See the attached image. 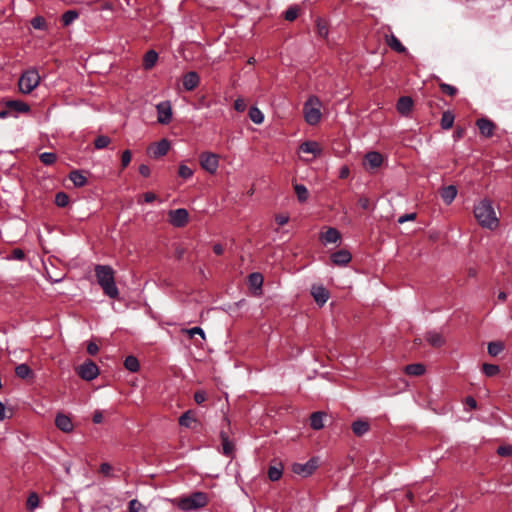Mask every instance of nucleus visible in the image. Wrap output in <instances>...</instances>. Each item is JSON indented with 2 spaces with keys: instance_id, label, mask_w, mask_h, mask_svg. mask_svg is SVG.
Masks as SVG:
<instances>
[{
  "instance_id": "nucleus-9",
  "label": "nucleus",
  "mask_w": 512,
  "mask_h": 512,
  "mask_svg": "<svg viewBox=\"0 0 512 512\" xmlns=\"http://www.w3.org/2000/svg\"><path fill=\"white\" fill-rule=\"evenodd\" d=\"M188 218V211L184 208H178L169 212V221L175 227L185 226L188 222Z\"/></svg>"
},
{
  "instance_id": "nucleus-39",
  "label": "nucleus",
  "mask_w": 512,
  "mask_h": 512,
  "mask_svg": "<svg viewBox=\"0 0 512 512\" xmlns=\"http://www.w3.org/2000/svg\"><path fill=\"white\" fill-rule=\"evenodd\" d=\"M267 474H268V478L271 481H278L282 477V474H283L282 466L281 465H279V466H270L268 468Z\"/></svg>"
},
{
  "instance_id": "nucleus-55",
  "label": "nucleus",
  "mask_w": 512,
  "mask_h": 512,
  "mask_svg": "<svg viewBox=\"0 0 512 512\" xmlns=\"http://www.w3.org/2000/svg\"><path fill=\"white\" fill-rule=\"evenodd\" d=\"M317 31L321 37H326L328 35V28L320 19L317 20Z\"/></svg>"
},
{
  "instance_id": "nucleus-40",
  "label": "nucleus",
  "mask_w": 512,
  "mask_h": 512,
  "mask_svg": "<svg viewBox=\"0 0 512 512\" xmlns=\"http://www.w3.org/2000/svg\"><path fill=\"white\" fill-rule=\"evenodd\" d=\"M110 143H111L110 137H108L106 135H99L94 140V147L97 150H101V149L107 148Z\"/></svg>"
},
{
  "instance_id": "nucleus-56",
  "label": "nucleus",
  "mask_w": 512,
  "mask_h": 512,
  "mask_svg": "<svg viewBox=\"0 0 512 512\" xmlns=\"http://www.w3.org/2000/svg\"><path fill=\"white\" fill-rule=\"evenodd\" d=\"M187 333L190 337H193L194 335L201 336L202 339H205V332L201 327H193L187 330Z\"/></svg>"
},
{
  "instance_id": "nucleus-33",
  "label": "nucleus",
  "mask_w": 512,
  "mask_h": 512,
  "mask_svg": "<svg viewBox=\"0 0 512 512\" xmlns=\"http://www.w3.org/2000/svg\"><path fill=\"white\" fill-rule=\"evenodd\" d=\"M504 350V344L501 341H492L488 343L487 351L492 357L498 356Z\"/></svg>"
},
{
  "instance_id": "nucleus-52",
  "label": "nucleus",
  "mask_w": 512,
  "mask_h": 512,
  "mask_svg": "<svg viewBox=\"0 0 512 512\" xmlns=\"http://www.w3.org/2000/svg\"><path fill=\"white\" fill-rule=\"evenodd\" d=\"M298 16V9L296 7H290L285 11V19L287 21H293Z\"/></svg>"
},
{
  "instance_id": "nucleus-15",
  "label": "nucleus",
  "mask_w": 512,
  "mask_h": 512,
  "mask_svg": "<svg viewBox=\"0 0 512 512\" xmlns=\"http://www.w3.org/2000/svg\"><path fill=\"white\" fill-rule=\"evenodd\" d=\"M351 253L348 250L341 249L331 255V261L338 266H345L351 261Z\"/></svg>"
},
{
  "instance_id": "nucleus-49",
  "label": "nucleus",
  "mask_w": 512,
  "mask_h": 512,
  "mask_svg": "<svg viewBox=\"0 0 512 512\" xmlns=\"http://www.w3.org/2000/svg\"><path fill=\"white\" fill-rule=\"evenodd\" d=\"M439 87L443 93L452 97L455 96L458 92V89L455 86L447 83H440Z\"/></svg>"
},
{
  "instance_id": "nucleus-4",
  "label": "nucleus",
  "mask_w": 512,
  "mask_h": 512,
  "mask_svg": "<svg viewBox=\"0 0 512 512\" xmlns=\"http://www.w3.org/2000/svg\"><path fill=\"white\" fill-rule=\"evenodd\" d=\"M321 102L318 97L316 96H310L303 106V114L305 121L309 125H316L321 120Z\"/></svg>"
},
{
  "instance_id": "nucleus-11",
  "label": "nucleus",
  "mask_w": 512,
  "mask_h": 512,
  "mask_svg": "<svg viewBox=\"0 0 512 512\" xmlns=\"http://www.w3.org/2000/svg\"><path fill=\"white\" fill-rule=\"evenodd\" d=\"M311 295L319 306H323L329 299V291L321 284L312 285Z\"/></svg>"
},
{
  "instance_id": "nucleus-54",
  "label": "nucleus",
  "mask_w": 512,
  "mask_h": 512,
  "mask_svg": "<svg viewBox=\"0 0 512 512\" xmlns=\"http://www.w3.org/2000/svg\"><path fill=\"white\" fill-rule=\"evenodd\" d=\"M207 399V394L204 390H198L194 393V400L197 404H202Z\"/></svg>"
},
{
  "instance_id": "nucleus-28",
  "label": "nucleus",
  "mask_w": 512,
  "mask_h": 512,
  "mask_svg": "<svg viewBox=\"0 0 512 512\" xmlns=\"http://www.w3.org/2000/svg\"><path fill=\"white\" fill-rule=\"evenodd\" d=\"M351 428L356 436H363L369 431L370 425L366 421L357 420L352 423Z\"/></svg>"
},
{
  "instance_id": "nucleus-24",
  "label": "nucleus",
  "mask_w": 512,
  "mask_h": 512,
  "mask_svg": "<svg viewBox=\"0 0 512 512\" xmlns=\"http://www.w3.org/2000/svg\"><path fill=\"white\" fill-rule=\"evenodd\" d=\"M440 195L446 204H450L457 196V189L454 185L443 187L441 189Z\"/></svg>"
},
{
  "instance_id": "nucleus-2",
  "label": "nucleus",
  "mask_w": 512,
  "mask_h": 512,
  "mask_svg": "<svg viewBox=\"0 0 512 512\" xmlns=\"http://www.w3.org/2000/svg\"><path fill=\"white\" fill-rule=\"evenodd\" d=\"M474 215L478 223L484 228L494 230L499 225V220L492 206V202L488 199H483L475 205Z\"/></svg>"
},
{
  "instance_id": "nucleus-61",
  "label": "nucleus",
  "mask_w": 512,
  "mask_h": 512,
  "mask_svg": "<svg viewBox=\"0 0 512 512\" xmlns=\"http://www.w3.org/2000/svg\"><path fill=\"white\" fill-rule=\"evenodd\" d=\"M358 204L362 209L367 210L370 207V200L365 196H361L358 199Z\"/></svg>"
},
{
  "instance_id": "nucleus-12",
  "label": "nucleus",
  "mask_w": 512,
  "mask_h": 512,
  "mask_svg": "<svg viewBox=\"0 0 512 512\" xmlns=\"http://www.w3.org/2000/svg\"><path fill=\"white\" fill-rule=\"evenodd\" d=\"M4 105L11 114L12 112L16 113L13 115L14 117H17L20 113H28L30 111V106L21 100H7L4 102Z\"/></svg>"
},
{
  "instance_id": "nucleus-44",
  "label": "nucleus",
  "mask_w": 512,
  "mask_h": 512,
  "mask_svg": "<svg viewBox=\"0 0 512 512\" xmlns=\"http://www.w3.org/2000/svg\"><path fill=\"white\" fill-rule=\"evenodd\" d=\"M31 26L36 30H47L46 20L42 16H36L32 18Z\"/></svg>"
},
{
  "instance_id": "nucleus-3",
  "label": "nucleus",
  "mask_w": 512,
  "mask_h": 512,
  "mask_svg": "<svg viewBox=\"0 0 512 512\" xmlns=\"http://www.w3.org/2000/svg\"><path fill=\"white\" fill-rule=\"evenodd\" d=\"M209 503L208 495L205 492L197 491L188 496L179 498L176 501L177 507L183 512L198 511Z\"/></svg>"
},
{
  "instance_id": "nucleus-35",
  "label": "nucleus",
  "mask_w": 512,
  "mask_h": 512,
  "mask_svg": "<svg viewBox=\"0 0 512 512\" xmlns=\"http://www.w3.org/2000/svg\"><path fill=\"white\" fill-rule=\"evenodd\" d=\"M249 285L255 289H261L263 285V276L261 273L253 272L248 276Z\"/></svg>"
},
{
  "instance_id": "nucleus-30",
  "label": "nucleus",
  "mask_w": 512,
  "mask_h": 512,
  "mask_svg": "<svg viewBox=\"0 0 512 512\" xmlns=\"http://www.w3.org/2000/svg\"><path fill=\"white\" fill-rule=\"evenodd\" d=\"M455 116L450 110L444 111L441 117L440 125L443 130H449L453 127Z\"/></svg>"
},
{
  "instance_id": "nucleus-6",
  "label": "nucleus",
  "mask_w": 512,
  "mask_h": 512,
  "mask_svg": "<svg viewBox=\"0 0 512 512\" xmlns=\"http://www.w3.org/2000/svg\"><path fill=\"white\" fill-rule=\"evenodd\" d=\"M199 161L201 167L210 174H214L219 167L218 156L214 153L203 152L199 157Z\"/></svg>"
},
{
  "instance_id": "nucleus-63",
  "label": "nucleus",
  "mask_w": 512,
  "mask_h": 512,
  "mask_svg": "<svg viewBox=\"0 0 512 512\" xmlns=\"http://www.w3.org/2000/svg\"><path fill=\"white\" fill-rule=\"evenodd\" d=\"M139 173L144 177H149L151 173L149 166L146 164H141L139 166Z\"/></svg>"
},
{
  "instance_id": "nucleus-47",
  "label": "nucleus",
  "mask_w": 512,
  "mask_h": 512,
  "mask_svg": "<svg viewBox=\"0 0 512 512\" xmlns=\"http://www.w3.org/2000/svg\"><path fill=\"white\" fill-rule=\"evenodd\" d=\"M69 203V197L65 192H58L55 195V204L58 207H66Z\"/></svg>"
},
{
  "instance_id": "nucleus-34",
  "label": "nucleus",
  "mask_w": 512,
  "mask_h": 512,
  "mask_svg": "<svg viewBox=\"0 0 512 512\" xmlns=\"http://www.w3.org/2000/svg\"><path fill=\"white\" fill-rule=\"evenodd\" d=\"M249 118L255 124H262L264 121V114L256 106H252L249 109Z\"/></svg>"
},
{
  "instance_id": "nucleus-31",
  "label": "nucleus",
  "mask_w": 512,
  "mask_h": 512,
  "mask_svg": "<svg viewBox=\"0 0 512 512\" xmlns=\"http://www.w3.org/2000/svg\"><path fill=\"white\" fill-rule=\"evenodd\" d=\"M15 374L21 379H28L33 377L32 369L25 363L16 366Z\"/></svg>"
},
{
  "instance_id": "nucleus-16",
  "label": "nucleus",
  "mask_w": 512,
  "mask_h": 512,
  "mask_svg": "<svg viewBox=\"0 0 512 512\" xmlns=\"http://www.w3.org/2000/svg\"><path fill=\"white\" fill-rule=\"evenodd\" d=\"M200 82L199 75L195 71H190L183 76V87L187 91L194 90Z\"/></svg>"
},
{
  "instance_id": "nucleus-17",
  "label": "nucleus",
  "mask_w": 512,
  "mask_h": 512,
  "mask_svg": "<svg viewBox=\"0 0 512 512\" xmlns=\"http://www.w3.org/2000/svg\"><path fill=\"white\" fill-rule=\"evenodd\" d=\"M170 149V143L167 139H162L157 142L153 147L150 148V153L154 158H159L168 153Z\"/></svg>"
},
{
  "instance_id": "nucleus-13",
  "label": "nucleus",
  "mask_w": 512,
  "mask_h": 512,
  "mask_svg": "<svg viewBox=\"0 0 512 512\" xmlns=\"http://www.w3.org/2000/svg\"><path fill=\"white\" fill-rule=\"evenodd\" d=\"M476 125L479 129V132L484 137H492L495 130V124L489 120L488 118H480L476 121Z\"/></svg>"
},
{
  "instance_id": "nucleus-1",
  "label": "nucleus",
  "mask_w": 512,
  "mask_h": 512,
  "mask_svg": "<svg viewBox=\"0 0 512 512\" xmlns=\"http://www.w3.org/2000/svg\"><path fill=\"white\" fill-rule=\"evenodd\" d=\"M95 276L98 285L103 290V293L110 299H117L119 297V289L115 281V271L109 265H95Z\"/></svg>"
},
{
  "instance_id": "nucleus-58",
  "label": "nucleus",
  "mask_w": 512,
  "mask_h": 512,
  "mask_svg": "<svg viewBox=\"0 0 512 512\" xmlns=\"http://www.w3.org/2000/svg\"><path fill=\"white\" fill-rule=\"evenodd\" d=\"M416 218V213H408V214H404L402 216H400L398 218V223L402 224V223H405L407 221H412Z\"/></svg>"
},
{
  "instance_id": "nucleus-57",
  "label": "nucleus",
  "mask_w": 512,
  "mask_h": 512,
  "mask_svg": "<svg viewBox=\"0 0 512 512\" xmlns=\"http://www.w3.org/2000/svg\"><path fill=\"white\" fill-rule=\"evenodd\" d=\"M234 108L238 112H243L246 109V104L242 98H238L234 102Z\"/></svg>"
},
{
  "instance_id": "nucleus-43",
  "label": "nucleus",
  "mask_w": 512,
  "mask_h": 512,
  "mask_svg": "<svg viewBox=\"0 0 512 512\" xmlns=\"http://www.w3.org/2000/svg\"><path fill=\"white\" fill-rule=\"evenodd\" d=\"M128 512H147V508L137 499H132L128 504Z\"/></svg>"
},
{
  "instance_id": "nucleus-32",
  "label": "nucleus",
  "mask_w": 512,
  "mask_h": 512,
  "mask_svg": "<svg viewBox=\"0 0 512 512\" xmlns=\"http://www.w3.org/2000/svg\"><path fill=\"white\" fill-rule=\"evenodd\" d=\"M405 373L412 376H421L425 372V366L420 363L409 364L404 369Z\"/></svg>"
},
{
  "instance_id": "nucleus-42",
  "label": "nucleus",
  "mask_w": 512,
  "mask_h": 512,
  "mask_svg": "<svg viewBox=\"0 0 512 512\" xmlns=\"http://www.w3.org/2000/svg\"><path fill=\"white\" fill-rule=\"evenodd\" d=\"M482 371L487 377H493L499 373L500 368L498 365L485 363L482 366Z\"/></svg>"
},
{
  "instance_id": "nucleus-64",
  "label": "nucleus",
  "mask_w": 512,
  "mask_h": 512,
  "mask_svg": "<svg viewBox=\"0 0 512 512\" xmlns=\"http://www.w3.org/2000/svg\"><path fill=\"white\" fill-rule=\"evenodd\" d=\"M350 174V169L348 166L344 165L339 170V177L341 179H346Z\"/></svg>"
},
{
  "instance_id": "nucleus-29",
  "label": "nucleus",
  "mask_w": 512,
  "mask_h": 512,
  "mask_svg": "<svg viewBox=\"0 0 512 512\" xmlns=\"http://www.w3.org/2000/svg\"><path fill=\"white\" fill-rule=\"evenodd\" d=\"M69 179L73 182L76 187H83L87 183L86 176L79 170L70 172Z\"/></svg>"
},
{
  "instance_id": "nucleus-62",
  "label": "nucleus",
  "mask_w": 512,
  "mask_h": 512,
  "mask_svg": "<svg viewBox=\"0 0 512 512\" xmlns=\"http://www.w3.org/2000/svg\"><path fill=\"white\" fill-rule=\"evenodd\" d=\"M275 221L278 225L283 226L288 223L289 217L287 215L280 214L276 216Z\"/></svg>"
},
{
  "instance_id": "nucleus-23",
  "label": "nucleus",
  "mask_w": 512,
  "mask_h": 512,
  "mask_svg": "<svg viewBox=\"0 0 512 512\" xmlns=\"http://www.w3.org/2000/svg\"><path fill=\"white\" fill-rule=\"evenodd\" d=\"M326 414L321 411H317L311 414L310 416V426L314 430H320L324 427V418Z\"/></svg>"
},
{
  "instance_id": "nucleus-53",
  "label": "nucleus",
  "mask_w": 512,
  "mask_h": 512,
  "mask_svg": "<svg viewBox=\"0 0 512 512\" xmlns=\"http://www.w3.org/2000/svg\"><path fill=\"white\" fill-rule=\"evenodd\" d=\"M131 161V151L130 150H124L121 155V165L122 168H126Z\"/></svg>"
},
{
  "instance_id": "nucleus-26",
  "label": "nucleus",
  "mask_w": 512,
  "mask_h": 512,
  "mask_svg": "<svg viewBox=\"0 0 512 512\" xmlns=\"http://www.w3.org/2000/svg\"><path fill=\"white\" fill-rule=\"evenodd\" d=\"M158 60V53L155 50H149L143 57V68L151 70Z\"/></svg>"
},
{
  "instance_id": "nucleus-46",
  "label": "nucleus",
  "mask_w": 512,
  "mask_h": 512,
  "mask_svg": "<svg viewBox=\"0 0 512 512\" xmlns=\"http://www.w3.org/2000/svg\"><path fill=\"white\" fill-rule=\"evenodd\" d=\"M57 156L52 152H43L40 154V160L45 165H52L55 163Z\"/></svg>"
},
{
  "instance_id": "nucleus-22",
  "label": "nucleus",
  "mask_w": 512,
  "mask_h": 512,
  "mask_svg": "<svg viewBox=\"0 0 512 512\" xmlns=\"http://www.w3.org/2000/svg\"><path fill=\"white\" fill-rule=\"evenodd\" d=\"M365 161L370 168L375 169L381 166L383 157L379 152L371 151L365 155Z\"/></svg>"
},
{
  "instance_id": "nucleus-50",
  "label": "nucleus",
  "mask_w": 512,
  "mask_h": 512,
  "mask_svg": "<svg viewBox=\"0 0 512 512\" xmlns=\"http://www.w3.org/2000/svg\"><path fill=\"white\" fill-rule=\"evenodd\" d=\"M8 259L22 261L25 259V253L22 249L15 248L12 250L11 255L8 257Z\"/></svg>"
},
{
  "instance_id": "nucleus-37",
  "label": "nucleus",
  "mask_w": 512,
  "mask_h": 512,
  "mask_svg": "<svg viewBox=\"0 0 512 512\" xmlns=\"http://www.w3.org/2000/svg\"><path fill=\"white\" fill-rule=\"evenodd\" d=\"M79 17L76 10H68L62 14L61 21L63 26H69Z\"/></svg>"
},
{
  "instance_id": "nucleus-41",
  "label": "nucleus",
  "mask_w": 512,
  "mask_h": 512,
  "mask_svg": "<svg viewBox=\"0 0 512 512\" xmlns=\"http://www.w3.org/2000/svg\"><path fill=\"white\" fill-rule=\"evenodd\" d=\"M39 506V496L35 492H31L26 501V507L28 510L33 511Z\"/></svg>"
},
{
  "instance_id": "nucleus-59",
  "label": "nucleus",
  "mask_w": 512,
  "mask_h": 512,
  "mask_svg": "<svg viewBox=\"0 0 512 512\" xmlns=\"http://www.w3.org/2000/svg\"><path fill=\"white\" fill-rule=\"evenodd\" d=\"M99 347L95 342H89L87 345V352L88 354L94 356L98 353Z\"/></svg>"
},
{
  "instance_id": "nucleus-14",
  "label": "nucleus",
  "mask_w": 512,
  "mask_h": 512,
  "mask_svg": "<svg viewBox=\"0 0 512 512\" xmlns=\"http://www.w3.org/2000/svg\"><path fill=\"white\" fill-rule=\"evenodd\" d=\"M55 425L59 430L65 433L71 432L74 428L71 418L62 413L56 415Z\"/></svg>"
},
{
  "instance_id": "nucleus-19",
  "label": "nucleus",
  "mask_w": 512,
  "mask_h": 512,
  "mask_svg": "<svg viewBox=\"0 0 512 512\" xmlns=\"http://www.w3.org/2000/svg\"><path fill=\"white\" fill-rule=\"evenodd\" d=\"M300 150L303 153L313 154L315 157L322 154V149L316 141H305L300 145Z\"/></svg>"
},
{
  "instance_id": "nucleus-18",
  "label": "nucleus",
  "mask_w": 512,
  "mask_h": 512,
  "mask_svg": "<svg viewBox=\"0 0 512 512\" xmlns=\"http://www.w3.org/2000/svg\"><path fill=\"white\" fill-rule=\"evenodd\" d=\"M412 107L413 100L409 96L400 97L396 104L397 111L403 116H407L412 110Z\"/></svg>"
},
{
  "instance_id": "nucleus-8",
  "label": "nucleus",
  "mask_w": 512,
  "mask_h": 512,
  "mask_svg": "<svg viewBox=\"0 0 512 512\" xmlns=\"http://www.w3.org/2000/svg\"><path fill=\"white\" fill-rule=\"evenodd\" d=\"M157 120L160 124L167 125L172 120V107L170 101H162L156 105Z\"/></svg>"
},
{
  "instance_id": "nucleus-27",
  "label": "nucleus",
  "mask_w": 512,
  "mask_h": 512,
  "mask_svg": "<svg viewBox=\"0 0 512 512\" xmlns=\"http://www.w3.org/2000/svg\"><path fill=\"white\" fill-rule=\"evenodd\" d=\"M220 439H221L223 454L226 455V456L232 455V453L234 451V445L230 441L228 433L225 432V431H221L220 432Z\"/></svg>"
},
{
  "instance_id": "nucleus-10",
  "label": "nucleus",
  "mask_w": 512,
  "mask_h": 512,
  "mask_svg": "<svg viewBox=\"0 0 512 512\" xmlns=\"http://www.w3.org/2000/svg\"><path fill=\"white\" fill-rule=\"evenodd\" d=\"M317 468V461L315 459H310L306 463H295L292 466V471L295 474L301 475L302 477L310 476Z\"/></svg>"
},
{
  "instance_id": "nucleus-7",
  "label": "nucleus",
  "mask_w": 512,
  "mask_h": 512,
  "mask_svg": "<svg viewBox=\"0 0 512 512\" xmlns=\"http://www.w3.org/2000/svg\"><path fill=\"white\" fill-rule=\"evenodd\" d=\"M77 372L86 381H92L99 375L98 366L91 360H87L80 365Z\"/></svg>"
},
{
  "instance_id": "nucleus-5",
  "label": "nucleus",
  "mask_w": 512,
  "mask_h": 512,
  "mask_svg": "<svg viewBox=\"0 0 512 512\" xmlns=\"http://www.w3.org/2000/svg\"><path fill=\"white\" fill-rule=\"evenodd\" d=\"M40 82V76L36 69H29L22 73L19 78V90L24 94L31 93Z\"/></svg>"
},
{
  "instance_id": "nucleus-38",
  "label": "nucleus",
  "mask_w": 512,
  "mask_h": 512,
  "mask_svg": "<svg viewBox=\"0 0 512 512\" xmlns=\"http://www.w3.org/2000/svg\"><path fill=\"white\" fill-rule=\"evenodd\" d=\"M295 193L297 195V198L299 202L303 203L306 202L309 197L308 189L303 184H295L294 186Z\"/></svg>"
},
{
  "instance_id": "nucleus-45",
  "label": "nucleus",
  "mask_w": 512,
  "mask_h": 512,
  "mask_svg": "<svg viewBox=\"0 0 512 512\" xmlns=\"http://www.w3.org/2000/svg\"><path fill=\"white\" fill-rule=\"evenodd\" d=\"M195 419L193 418L192 416V413L190 410L184 412L180 417H179V424L181 426H184V427H187L189 428L191 426V423L194 422Z\"/></svg>"
},
{
  "instance_id": "nucleus-51",
  "label": "nucleus",
  "mask_w": 512,
  "mask_h": 512,
  "mask_svg": "<svg viewBox=\"0 0 512 512\" xmlns=\"http://www.w3.org/2000/svg\"><path fill=\"white\" fill-rule=\"evenodd\" d=\"M497 454L503 457L512 455V445H503L497 448Z\"/></svg>"
},
{
  "instance_id": "nucleus-36",
  "label": "nucleus",
  "mask_w": 512,
  "mask_h": 512,
  "mask_svg": "<svg viewBox=\"0 0 512 512\" xmlns=\"http://www.w3.org/2000/svg\"><path fill=\"white\" fill-rule=\"evenodd\" d=\"M124 367L130 372H137L140 368V364L135 356L129 355L124 360Z\"/></svg>"
},
{
  "instance_id": "nucleus-20",
  "label": "nucleus",
  "mask_w": 512,
  "mask_h": 512,
  "mask_svg": "<svg viewBox=\"0 0 512 512\" xmlns=\"http://www.w3.org/2000/svg\"><path fill=\"white\" fill-rule=\"evenodd\" d=\"M341 238L339 231L336 228L330 227L325 233H322L320 236V240L324 245L330 243H336Z\"/></svg>"
},
{
  "instance_id": "nucleus-21",
  "label": "nucleus",
  "mask_w": 512,
  "mask_h": 512,
  "mask_svg": "<svg viewBox=\"0 0 512 512\" xmlns=\"http://www.w3.org/2000/svg\"><path fill=\"white\" fill-rule=\"evenodd\" d=\"M425 340L433 347H441L445 343V339L438 331H429L425 335Z\"/></svg>"
},
{
  "instance_id": "nucleus-25",
  "label": "nucleus",
  "mask_w": 512,
  "mask_h": 512,
  "mask_svg": "<svg viewBox=\"0 0 512 512\" xmlns=\"http://www.w3.org/2000/svg\"><path fill=\"white\" fill-rule=\"evenodd\" d=\"M386 44L394 51L398 53L406 52V47L400 42V40L394 35H386Z\"/></svg>"
},
{
  "instance_id": "nucleus-48",
  "label": "nucleus",
  "mask_w": 512,
  "mask_h": 512,
  "mask_svg": "<svg viewBox=\"0 0 512 512\" xmlns=\"http://www.w3.org/2000/svg\"><path fill=\"white\" fill-rule=\"evenodd\" d=\"M193 170L185 164H180L178 174L183 179H190L193 176Z\"/></svg>"
},
{
  "instance_id": "nucleus-60",
  "label": "nucleus",
  "mask_w": 512,
  "mask_h": 512,
  "mask_svg": "<svg viewBox=\"0 0 512 512\" xmlns=\"http://www.w3.org/2000/svg\"><path fill=\"white\" fill-rule=\"evenodd\" d=\"M112 467L109 463H102L100 465V472L104 474L105 476H111Z\"/></svg>"
}]
</instances>
